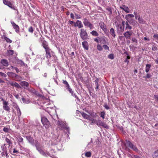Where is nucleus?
I'll list each match as a JSON object with an SVG mask.
<instances>
[{
    "instance_id": "nucleus-1",
    "label": "nucleus",
    "mask_w": 158,
    "mask_h": 158,
    "mask_svg": "<svg viewBox=\"0 0 158 158\" xmlns=\"http://www.w3.org/2000/svg\"><path fill=\"white\" fill-rule=\"evenodd\" d=\"M42 46L45 49L46 53V57L48 59L51 57V50L48 47V44L46 41H43L42 42Z\"/></svg>"
},
{
    "instance_id": "nucleus-2",
    "label": "nucleus",
    "mask_w": 158,
    "mask_h": 158,
    "mask_svg": "<svg viewBox=\"0 0 158 158\" xmlns=\"http://www.w3.org/2000/svg\"><path fill=\"white\" fill-rule=\"evenodd\" d=\"M57 124L60 128L62 130L64 129L68 133L64 134L65 135L68 137L69 136L68 134H69V127L63 121H58L57 123Z\"/></svg>"
},
{
    "instance_id": "nucleus-3",
    "label": "nucleus",
    "mask_w": 158,
    "mask_h": 158,
    "mask_svg": "<svg viewBox=\"0 0 158 158\" xmlns=\"http://www.w3.org/2000/svg\"><path fill=\"white\" fill-rule=\"evenodd\" d=\"M115 24L117 33L119 35H122L124 31V27L122 26L120 22L116 21Z\"/></svg>"
},
{
    "instance_id": "nucleus-4",
    "label": "nucleus",
    "mask_w": 158,
    "mask_h": 158,
    "mask_svg": "<svg viewBox=\"0 0 158 158\" xmlns=\"http://www.w3.org/2000/svg\"><path fill=\"white\" fill-rule=\"evenodd\" d=\"M2 150L0 151V155L3 158H8L9 156L7 153V149L6 146V144H4L1 146Z\"/></svg>"
},
{
    "instance_id": "nucleus-5",
    "label": "nucleus",
    "mask_w": 158,
    "mask_h": 158,
    "mask_svg": "<svg viewBox=\"0 0 158 158\" xmlns=\"http://www.w3.org/2000/svg\"><path fill=\"white\" fill-rule=\"evenodd\" d=\"M39 152L43 155V156L47 157L48 156H50L51 157L53 158L54 157V155L53 154V153H55L54 151L53 150H51L52 152V154H51L48 152H47L46 153H45L43 150H42L41 148L38 149L37 150Z\"/></svg>"
},
{
    "instance_id": "nucleus-6",
    "label": "nucleus",
    "mask_w": 158,
    "mask_h": 158,
    "mask_svg": "<svg viewBox=\"0 0 158 158\" xmlns=\"http://www.w3.org/2000/svg\"><path fill=\"white\" fill-rule=\"evenodd\" d=\"M80 35L81 38L83 40H87L89 39L86 30L83 28L81 29Z\"/></svg>"
},
{
    "instance_id": "nucleus-7",
    "label": "nucleus",
    "mask_w": 158,
    "mask_h": 158,
    "mask_svg": "<svg viewBox=\"0 0 158 158\" xmlns=\"http://www.w3.org/2000/svg\"><path fill=\"white\" fill-rule=\"evenodd\" d=\"M41 122L46 128H48L50 126V123L48 119L45 117L41 118Z\"/></svg>"
},
{
    "instance_id": "nucleus-8",
    "label": "nucleus",
    "mask_w": 158,
    "mask_h": 158,
    "mask_svg": "<svg viewBox=\"0 0 158 158\" xmlns=\"http://www.w3.org/2000/svg\"><path fill=\"white\" fill-rule=\"evenodd\" d=\"M126 144L130 148L132 149L135 152L138 151V150L136 147V146L135 145H134L133 143H131L130 141L128 140H126Z\"/></svg>"
},
{
    "instance_id": "nucleus-9",
    "label": "nucleus",
    "mask_w": 158,
    "mask_h": 158,
    "mask_svg": "<svg viewBox=\"0 0 158 158\" xmlns=\"http://www.w3.org/2000/svg\"><path fill=\"white\" fill-rule=\"evenodd\" d=\"M83 24L85 26L89 27L91 30L93 28V24L90 23L88 19L85 18L83 19Z\"/></svg>"
},
{
    "instance_id": "nucleus-10",
    "label": "nucleus",
    "mask_w": 158,
    "mask_h": 158,
    "mask_svg": "<svg viewBox=\"0 0 158 158\" xmlns=\"http://www.w3.org/2000/svg\"><path fill=\"white\" fill-rule=\"evenodd\" d=\"M9 103L7 102H4L2 103V108L7 111L10 112V108L8 106Z\"/></svg>"
},
{
    "instance_id": "nucleus-11",
    "label": "nucleus",
    "mask_w": 158,
    "mask_h": 158,
    "mask_svg": "<svg viewBox=\"0 0 158 158\" xmlns=\"http://www.w3.org/2000/svg\"><path fill=\"white\" fill-rule=\"evenodd\" d=\"M10 23L15 31L17 33L19 32V27L18 25L16 24L13 21H11Z\"/></svg>"
},
{
    "instance_id": "nucleus-12",
    "label": "nucleus",
    "mask_w": 158,
    "mask_h": 158,
    "mask_svg": "<svg viewBox=\"0 0 158 158\" xmlns=\"http://www.w3.org/2000/svg\"><path fill=\"white\" fill-rule=\"evenodd\" d=\"M26 138L28 142H29L32 145L34 146V140L32 137L30 136H26Z\"/></svg>"
},
{
    "instance_id": "nucleus-13",
    "label": "nucleus",
    "mask_w": 158,
    "mask_h": 158,
    "mask_svg": "<svg viewBox=\"0 0 158 158\" xmlns=\"http://www.w3.org/2000/svg\"><path fill=\"white\" fill-rule=\"evenodd\" d=\"M8 84H9L12 86L15 87L18 89L21 88L20 86L16 82L9 81Z\"/></svg>"
},
{
    "instance_id": "nucleus-14",
    "label": "nucleus",
    "mask_w": 158,
    "mask_h": 158,
    "mask_svg": "<svg viewBox=\"0 0 158 158\" xmlns=\"http://www.w3.org/2000/svg\"><path fill=\"white\" fill-rule=\"evenodd\" d=\"M3 3L7 5L10 8L15 10V8L13 6V5L10 2L6 1V0H3Z\"/></svg>"
},
{
    "instance_id": "nucleus-15",
    "label": "nucleus",
    "mask_w": 158,
    "mask_h": 158,
    "mask_svg": "<svg viewBox=\"0 0 158 158\" xmlns=\"http://www.w3.org/2000/svg\"><path fill=\"white\" fill-rule=\"evenodd\" d=\"M67 89L68 90L69 92L71 94L72 96L75 97L78 100H79V99L77 96L76 95L75 93L73 92L72 89L70 87H69Z\"/></svg>"
},
{
    "instance_id": "nucleus-16",
    "label": "nucleus",
    "mask_w": 158,
    "mask_h": 158,
    "mask_svg": "<svg viewBox=\"0 0 158 158\" xmlns=\"http://www.w3.org/2000/svg\"><path fill=\"white\" fill-rule=\"evenodd\" d=\"M20 85L24 88L27 89V87H28L29 84L27 81H21L20 83Z\"/></svg>"
},
{
    "instance_id": "nucleus-17",
    "label": "nucleus",
    "mask_w": 158,
    "mask_h": 158,
    "mask_svg": "<svg viewBox=\"0 0 158 158\" xmlns=\"http://www.w3.org/2000/svg\"><path fill=\"white\" fill-rule=\"evenodd\" d=\"M132 31H127L124 33V36L126 38H129L132 35Z\"/></svg>"
},
{
    "instance_id": "nucleus-18",
    "label": "nucleus",
    "mask_w": 158,
    "mask_h": 158,
    "mask_svg": "<svg viewBox=\"0 0 158 158\" xmlns=\"http://www.w3.org/2000/svg\"><path fill=\"white\" fill-rule=\"evenodd\" d=\"M127 21L131 25L135 26L137 25L138 23L135 20H134L133 19H130V20H127Z\"/></svg>"
},
{
    "instance_id": "nucleus-19",
    "label": "nucleus",
    "mask_w": 158,
    "mask_h": 158,
    "mask_svg": "<svg viewBox=\"0 0 158 158\" xmlns=\"http://www.w3.org/2000/svg\"><path fill=\"white\" fill-rule=\"evenodd\" d=\"M100 26L101 28L104 31H107L106 26L103 22H101L100 23Z\"/></svg>"
},
{
    "instance_id": "nucleus-20",
    "label": "nucleus",
    "mask_w": 158,
    "mask_h": 158,
    "mask_svg": "<svg viewBox=\"0 0 158 158\" xmlns=\"http://www.w3.org/2000/svg\"><path fill=\"white\" fill-rule=\"evenodd\" d=\"M120 8L123 10L126 13H129L130 12V9L127 6L125 5H123L122 6H120Z\"/></svg>"
},
{
    "instance_id": "nucleus-21",
    "label": "nucleus",
    "mask_w": 158,
    "mask_h": 158,
    "mask_svg": "<svg viewBox=\"0 0 158 158\" xmlns=\"http://www.w3.org/2000/svg\"><path fill=\"white\" fill-rule=\"evenodd\" d=\"M82 45L83 47L86 50L89 49V46L88 42L86 41H84L82 42Z\"/></svg>"
},
{
    "instance_id": "nucleus-22",
    "label": "nucleus",
    "mask_w": 158,
    "mask_h": 158,
    "mask_svg": "<svg viewBox=\"0 0 158 158\" xmlns=\"http://www.w3.org/2000/svg\"><path fill=\"white\" fill-rule=\"evenodd\" d=\"M14 80L16 81H19L23 80V79L21 76L16 74Z\"/></svg>"
},
{
    "instance_id": "nucleus-23",
    "label": "nucleus",
    "mask_w": 158,
    "mask_h": 158,
    "mask_svg": "<svg viewBox=\"0 0 158 158\" xmlns=\"http://www.w3.org/2000/svg\"><path fill=\"white\" fill-rule=\"evenodd\" d=\"M134 17V16L132 14H128L125 16V18L127 20H128L132 19L131 18H133Z\"/></svg>"
},
{
    "instance_id": "nucleus-24",
    "label": "nucleus",
    "mask_w": 158,
    "mask_h": 158,
    "mask_svg": "<svg viewBox=\"0 0 158 158\" xmlns=\"http://www.w3.org/2000/svg\"><path fill=\"white\" fill-rule=\"evenodd\" d=\"M1 64L4 66H7L8 65V63L7 60L2 59L1 60Z\"/></svg>"
},
{
    "instance_id": "nucleus-25",
    "label": "nucleus",
    "mask_w": 158,
    "mask_h": 158,
    "mask_svg": "<svg viewBox=\"0 0 158 158\" xmlns=\"http://www.w3.org/2000/svg\"><path fill=\"white\" fill-rule=\"evenodd\" d=\"M110 33L112 37L114 38H115L116 37V34L113 28H111L110 29Z\"/></svg>"
},
{
    "instance_id": "nucleus-26",
    "label": "nucleus",
    "mask_w": 158,
    "mask_h": 158,
    "mask_svg": "<svg viewBox=\"0 0 158 158\" xmlns=\"http://www.w3.org/2000/svg\"><path fill=\"white\" fill-rule=\"evenodd\" d=\"M7 74L9 77L14 79L16 74L13 72H9L7 73Z\"/></svg>"
},
{
    "instance_id": "nucleus-27",
    "label": "nucleus",
    "mask_w": 158,
    "mask_h": 158,
    "mask_svg": "<svg viewBox=\"0 0 158 158\" xmlns=\"http://www.w3.org/2000/svg\"><path fill=\"white\" fill-rule=\"evenodd\" d=\"M76 22L77 27L79 28H81L83 27V25L82 24L81 21L79 20H77Z\"/></svg>"
},
{
    "instance_id": "nucleus-28",
    "label": "nucleus",
    "mask_w": 158,
    "mask_h": 158,
    "mask_svg": "<svg viewBox=\"0 0 158 158\" xmlns=\"http://www.w3.org/2000/svg\"><path fill=\"white\" fill-rule=\"evenodd\" d=\"M99 126H102L106 129L109 128V126L107 125L104 122L102 121Z\"/></svg>"
},
{
    "instance_id": "nucleus-29",
    "label": "nucleus",
    "mask_w": 158,
    "mask_h": 158,
    "mask_svg": "<svg viewBox=\"0 0 158 158\" xmlns=\"http://www.w3.org/2000/svg\"><path fill=\"white\" fill-rule=\"evenodd\" d=\"M99 79L98 78H97L94 81L95 85L96 86V87H95V89H96V91H97V90L98 89L99 84L98 82L99 81Z\"/></svg>"
},
{
    "instance_id": "nucleus-30",
    "label": "nucleus",
    "mask_w": 158,
    "mask_h": 158,
    "mask_svg": "<svg viewBox=\"0 0 158 158\" xmlns=\"http://www.w3.org/2000/svg\"><path fill=\"white\" fill-rule=\"evenodd\" d=\"M12 150L13 151V152H11V153L13 155H15L16 154L19 153V150L16 148H13Z\"/></svg>"
},
{
    "instance_id": "nucleus-31",
    "label": "nucleus",
    "mask_w": 158,
    "mask_h": 158,
    "mask_svg": "<svg viewBox=\"0 0 158 158\" xmlns=\"http://www.w3.org/2000/svg\"><path fill=\"white\" fill-rule=\"evenodd\" d=\"M126 30H131L132 29V27L130 25V24L127 21L126 22Z\"/></svg>"
},
{
    "instance_id": "nucleus-32",
    "label": "nucleus",
    "mask_w": 158,
    "mask_h": 158,
    "mask_svg": "<svg viewBox=\"0 0 158 158\" xmlns=\"http://www.w3.org/2000/svg\"><path fill=\"white\" fill-rule=\"evenodd\" d=\"M2 38H4L5 39V40L7 42L9 43H11L12 42V41L11 40H10L9 38L7 37L6 36V35H3V36H2Z\"/></svg>"
},
{
    "instance_id": "nucleus-33",
    "label": "nucleus",
    "mask_w": 158,
    "mask_h": 158,
    "mask_svg": "<svg viewBox=\"0 0 158 158\" xmlns=\"http://www.w3.org/2000/svg\"><path fill=\"white\" fill-rule=\"evenodd\" d=\"M22 100L23 102L25 103L28 104L30 102V100L28 98H22Z\"/></svg>"
},
{
    "instance_id": "nucleus-34",
    "label": "nucleus",
    "mask_w": 158,
    "mask_h": 158,
    "mask_svg": "<svg viewBox=\"0 0 158 158\" xmlns=\"http://www.w3.org/2000/svg\"><path fill=\"white\" fill-rule=\"evenodd\" d=\"M34 145L35 146L37 150L40 148V143L36 140H35V141Z\"/></svg>"
},
{
    "instance_id": "nucleus-35",
    "label": "nucleus",
    "mask_w": 158,
    "mask_h": 158,
    "mask_svg": "<svg viewBox=\"0 0 158 158\" xmlns=\"http://www.w3.org/2000/svg\"><path fill=\"white\" fill-rule=\"evenodd\" d=\"M81 114H82V116L85 118H86L87 119L89 118V117H90L89 115H88L86 113L82 112L81 113Z\"/></svg>"
},
{
    "instance_id": "nucleus-36",
    "label": "nucleus",
    "mask_w": 158,
    "mask_h": 158,
    "mask_svg": "<svg viewBox=\"0 0 158 158\" xmlns=\"http://www.w3.org/2000/svg\"><path fill=\"white\" fill-rule=\"evenodd\" d=\"M151 65L150 64H147L146 65L145 71L146 73H148L150 69Z\"/></svg>"
},
{
    "instance_id": "nucleus-37",
    "label": "nucleus",
    "mask_w": 158,
    "mask_h": 158,
    "mask_svg": "<svg viewBox=\"0 0 158 158\" xmlns=\"http://www.w3.org/2000/svg\"><path fill=\"white\" fill-rule=\"evenodd\" d=\"M90 121H91V124H95L96 123V119H94V118H92L91 117H89V118L88 119Z\"/></svg>"
},
{
    "instance_id": "nucleus-38",
    "label": "nucleus",
    "mask_w": 158,
    "mask_h": 158,
    "mask_svg": "<svg viewBox=\"0 0 158 158\" xmlns=\"http://www.w3.org/2000/svg\"><path fill=\"white\" fill-rule=\"evenodd\" d=\"M3 130L5 132L9 133L10 131V129L9 127H4L3 128Z\"/></svg>"
},
{
    "instance_id": "nucleus-39",
    "label": "nucleus",
    "mask_w": 158,
    "mask_h": 158,
    "mask_svg": "<svg viewBox=\"0 0 158 158\" xmlns=\"http://www.w3.org/2000/svg\"><path fill=\"white\" fill-rule=\"evenodd\" d=\"M5 140L6 142L8 143L9 146H10L12 144V142L11 139L6 138L5 139Z\"/></svg>"
},
{
    "instance_id": "nucleus-40",
    "label": "nucleus",
    "mask_w": 158,
    "mask_h": 158,
    "mask_svg": "<svg viewBox=\"0 0 158 158\" xmlns=\"http://www.w3.org/2000/svg\"><path fill=\"white\" fill-rule=\"evenodd\" d=\"M14 53V51L13 50H7L6 54L10 56Z\"/></svg>"
},
{
    "instance_id": "nucleus-41",
    "label": "nucleus",
    "mask_w": 158,
    "mask_h": 158,
    "mask_svg": "<svg viewBox=\"0 0 158 158\" xmlns=\"http://www.w3.org/2000/svg\"><path fill=\"white\" fill-rule=\"evenodd\" d=\"M153 156V158H158V150L155 152Z\"/></svg>"
},
{
    "instance_id": "nucleus-42",
    "label": "nucleus",
    "mask_w": 158,
    "mask_h": 158,
    "mask_svg": "<svg viewBox=\"0 0 158 158\" xmlns=\"http://www.w3.org/2000/svg\"><path fill=\"white\" fill-rule=\"evenodd\" d=\"M63 83L65 85V86L66 89H67L70 87L69 85L66 81L63 80Z\"/></svg>"
},
{
    "instance_id": "nucleus-43",
    "label": "nucleus",
    "mask_w": 158,
    "mask_h": 158,
    "mask_svg": "<svg viewBox=\"0 0 158 158\" xmlns=\"http://www.w3.org/2000/svg\"><path fill=\"white\" fill-rule=\"evenodd\" d=\"M90 33L94 36H98V32L95 31H93L90 32Z\"/></svg>"
},
{
    "instance_id": "nucleus-44",
    "label": "nucleus",
    "mask_w": 158,
    "mask_h": 158,
    "mask_svg": "<svg viewBox=\"0 0 158 158\" xmlns=\"http://www.w3.org/2000/svg\"><path fill=\"white\" fill-rule=\"evenodd\" d=\"M105 113L104 111H102L100 113V117L102 118L103 119H104L105 118Z\"/></svg>"
},
{
    "instance_id": "nucleus-45",
    "label": "nucleus",
    "mask_w": 158,
    "mask_h": 158,
    "mask_svg": "<svg viewBox=\"0 0 158 158\" xmlns=\"http://www.w3.org/2000/svg\"><path fill=\"white\" fill-rule=\"evenodd\" d=\"M138 20L139 23H143L144 22L143 19L141 17H139L138 18Z\"/></svg>"
},
{
    "instance_id": "nucleus-46",
    "label": "nucleus",
    "mask_w": 158,
    "mask_h": 158,
    "mask_svg": "<svg viewBox=\"0 0 158 158\" xmlns=\"http://www.w3.org/2000/svg\"><path fill=\"white\" fill-rule=\"evenodd\" d=\"M102 47L99 44H98L97 45V49L99 51H101L102 50Z\"/></svg>"
},
{
    "instance_id": "nucleus-47",
    "label": "nucleus",
    "mask_w": 158,
    "mask_h": 158,
    "mask_svg": "<svg viewBox=\"0 0 158 158\" xmlns=\"http://www.w3.org/2000/svg\"><path fill=\"white\" fill-rule=\"evenodd\" d=\"M108 58L109 59L113 60L114 58V56L113 54H110L108 55Z\"/></svg>"
},
{
    "instance_id": "nucleus-48",
    "label": "nucleus",
    "mask_w": 158,
    "mask_h": 158,
    "mask_svg": "<svg viewBox=\"0 0 158 158\" xmlns=\"http://www.w3.org/2000/svg\"><path fill=\"white\" fill-rule=\"evenodd\" d=\"M11 69L12 70H15L16 71L17 73H18L19 72V69L16 67H15L13 66H11Z\"/></svg>"
},
{
    "instance_id": "nucleus-49",
    "label": "nucleus",
    "mask_w": 158,
    "mask_h": 158,
    "mask_svg": "<svg viewBox=\"0 0 158 158\" xmlns=\"http://www.w3.org/2000/svg\"><path fill=\"white\" fill-rule=\"evenodd\" d=\"M17 110V113L19 117L21 115V112L20 110V109L19 108V109L16 110Z\"/></svg>"
},
{
    "instance_id": "nucleus-50",
    "label": "nucleus",
    "mask_w": 158,
    "mask_h": 158,
    "mask_svg": "<svg viewBox=\"0 0 158 158\" xmlns=\"http://www.w3.org/2000/svg\"><path fill=\"white\" fill-rule=\"evenodd\" d=\"M102 47L105 50H109V47L106 45H103L102 46Z\"/></svg>"
},
{
    "instance_id": "nucleus-51",
    "label": "nucleus",
    "mask_w": 158,
    "mask_h": 158,
    "mask_svg": "<svg viewBox=\"0 0 158 158\" xmlns=\"http://www.w3.org/2000/svg\"><path fill=\"white\" fill-rule=\"evenodd\" d=\"M13 106L15 108L16 110L19 109V108L17 105L16 103H13Z\"/></svg>"
},
{
    "instance_id": "nucleus-52",
    "label": "nucleus",
    "mask_w": 158,
    "mask_h": 158,
    "mask_svg": "<svg viewBox=\"0 0 158 158\" xmlns=\"http://www.w3.org/2000/svg\"><path fill=\"white\" fill-rule=\"evenodd\" d=\"M85 156L87 157H89L91 156V153L90 152H87L85 153Z\"/></svg>"
},
{
    "instance_id": "nucleus-53",
    "label": "nucleus",
    "mask_w": 158,
    "mask_h": 158,
    "mask_svg": "<svg viewBox=\"0 0 158 158\" xmlns=\"http://www.w3.org/2000/svg\"><path fill=\"white\" fill-rule=\"evenodd\" d=\"M28 31L30 33H32L33 31V29L32 27H30L28 28Z\"/></svg>"
},
{
    "instance_id": "nucleus-54",
    "label": "nucleus",
    "mask_w": 158,
    "mask_h": 158,
    "mask_svg": "<svg viewBox=\"0 0 158 158\" xmlns=\"http://www.w3.org/2000/svg\"><path fill=\"white\" fill-rule=\"evenodd\" d=\"M75 18L76 19H80L81 18V16L80 15H78L76 13H75Z\"/></svg>"
},
{
    "instance_id": "nucleus-55",
    "label": "nucleus",
    "mask_w": 158,
    "mask_h": 158,
    "mask_svg": "<svg viewBox=\"0 0 158 158\" xmlns=\"http://www.w3.org/2000/svg\"><path fill=\"white\" fill-rule=\"evenodd\" d=\"M102 122V121L100 120H98L97 121H96V123L97 124V125L99 126L100 125L101 123Z\"/></svg>"
},
{
    "instance_id": "nucleus-56",
    "label": "nucleus",
    "mask_w": 158,
    "mask_h": 158,
    "mask_svg": "<svg viewBox=\"0 0 158 158\" xmlns=\"http://www.w3.org/2000/svg\"><path fill=\"white\" fill-rule=\"evenodd\" d=\"M0 76L5 77H6V75L4 73L0 72Z\"/></svg>"
},
{
    "instance_id": "nucleus-57",
    "label": "nucleus",
    "mask_w": 158,
    "mask_h": 158,
    "mask_svg": "<svg viewBox=\"0 0 158 158\" xmlns=\"http://www.w3.org/2000/svg\"><path fill=\"white\" fill-rule=\"evenodd\" d=\"M104 107L106 110H109L110 109L109 107L107 105L106 103H105L104 105Z\"/></svg>"
},
{
    "instance_id": "nucleus-58",
    "label": "nucleus",
    "mask_w": 158,
    "mask_h": 158,
    "mask_svg": "<svg viewBox=\"0 0 158 158\" xmlns=\"http://www.w3.org/2000/svg\"><path fill=\"white\" fill-rule=\"evenodd\" d=\"M18 141H19V142H20V143L23 142V139L22 137H19L18 139Z\"/></svg>"
},
{
    "instance_id": "nucleus-59",
    "label": "nucleus",
    "mask_w": 158,
    "mask_h": 158,
    "mask_svg": "<svg viewBox=\"0 0 158 158\" xmlns=\"http://www.w3.org/2000/svg\"><path fill=\"white\" fill-rule=\"evenodd\" d=\"M102 43L103 44H108V43L107 42V43L106 42L105 39H103V40L102 41Z\"/></svg>"
},
{
    "instance_id": "nucleus-60",
    "label": "nucleus",
    "mask_w": 158,
    "mask_h": 158,
    "mask_svg": "<svg viewBox=\"0 0 158 158\" xmlns=\"http://www.w3.org/2000/svg\"><path fill=\"white\" fill-rule=\"evenodd\" d=\"M153 37L156 39V40H158V34H155L153 35Z\"/></svg>"
},
{
    "instance_id": "nucleus-61",
    "label": "nucleus",
    "mask_w": 158,
    "mask_h": 158,
    "mask_svg": "<svg viewBox=\"0 0 158 158\" xmlns=\"http://www.w3.org/2000/svg\"><path fill=\"white\" fill-rule=\"evenodd\" d=\"M152 49L153 51H155L157 50V48L156 46L153 45L152 47Z\"/></svg>"
},
{
    "instance_id": "nucleus-62",
    "label": "nucleus",
    "mask_w": 158,
    "mask_h": 158,
    "mask_svg": "<svg viewBox=\"0 0 158 158\" xmlns=\"http://www.w3.org/2000/svg\"><path fill=\"white\" fill-rule=\"evenodd\" d=\"M19 63L21 65H25L24 63L22 60H19Z\"/></svg>"
},
{
    "instance_id": "nucleus-63",
    "label": "nucleus",
    "mask_w": 158,
    "mask_h": 158,
    "mask_svg": "<svg viewBox=\"0 0 158 158\" xmlns=\"http://www.w3.org/2000/svg\"><path fill=\"white\" fill-rule=\"evenodd\" d=\"M132 40L133 42L135 43H137L138 42L137 40L135 38H133Z\"/></svg>"
},
{
    "instance_id": "nucleus-64",
    "label": "nucleus",
    "mask_w": 158,
    "mask_h": 158,
    "mask_svg": "<svg viewBox=\"0 0 158 158\" xmlns=\"http://www.w3.org/2000/svg\"><path fill=\"white\" fill-rule=\"evenodd\" d=\"M154 97L156 100H157V101H158V95H154Z\"/></svg>"
}]
</instances>
